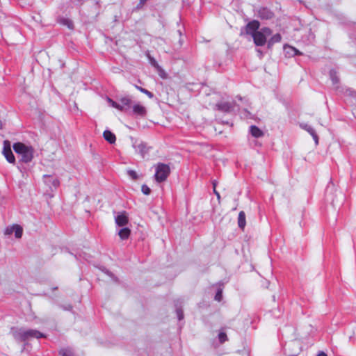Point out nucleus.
I'll use <instances>...</instances> for the list:
<instances>
[{
	"instance_id": "14",
	"label": "nucleus",
	"mask_w": 356,
	"mask_h": 356,
	"mask_svg": "<svg viewBox=\"0 0 356 356\" xmlns=\"http://www.w3.org/2000/svg\"><path fill=\"white\" fill-rule=\"evenodd\" d=\"M215 108L224 113H229L234 108V104L231 102H219L216 104Z\"/></svg>"
},
{
	"instance_id": "31",
	"label": "nucleus",
	"mask_w": 356,
	"mask_h": 356,
	"mask_svg": "<svg viewBox=\"0 0 356 356\" xmlns=\"http://www.w3.org/2000/svg\"><path fill=\"white\" fill-rule=\"evenodd\" d=\"M127 174L134 180H136L138 179V175H137L136 172L133 170H128Z\"/></svg>"
},
{
	"instance_id": "24",
	"label": "nucleus",
	"mask_w": 356,
	"mask_h": 356,
	"mask_svg": "<svg viewBox=\"0 0 356 356\" xmlns=\"http://www.w3.org/2000/svg\"><path fill=\"white\" fill-rule=\"evenodd\" d=\"M136 88L141 92L145 94L149 98L152 99L154 97V94L147 89L138 86H136Z\"/></svg>"
},
{
	"instance_id": "15",
	"label": "nucleus",
	"mask_w": 356,
	"mask_h": 356,
	"mask_svg": "<svg viewBox=\"0 0 356 356\" xmlns=\"http://www.w3.org/2000/svg\"><path fill=\"white\" fill-rule=\"evenodd\" d=\"M300 127L307 131L313 138L315 141V143L317 145L318 143V136L316 134L314 129L309 124L304 123L300 124Z\"/></svg>"
},
{
	"instance_id": "1",
	"label": "nucleus",
	"mask_w": 356,
	"mask_h": 356,
	"mask_svg": "<svg viewBox=\"0 0 356 356\" xmlns=\"http://www.w3.org/2000/svg\"><path fill=\"white\" fill-rule=\"evenodd\" d=\"M10 334L17 342H23L27 340L35 338L40 339L45 337V335L37 330H25L22 327H12Z\"/></svg>"
},
{
	"instance_id": "22",
	"label": "nucleus",
	"mask_w": 356,
	"mask_h": 356,
	"mask_svg": "<svg viewBox=\"0 0 356 356\" xmlns=\"http://www.w3.org/2000/svg\"><path fill=\"white\" fill-rule=\"evenodd\" d=\"M58 22L60 24L66 26L70 29H74L73 22L71 19H68V18L61 17V18H60L58 19Z\"/></svg>"
},
{
	"instance_id": "13",
	"label": "nucleus",
	"mask_w": 356,
	"mask_h": 356,
	"mask_svg": "<svg viewBox=\"0 0 356 356\" xmlns=\"http://www.w3.org/2000/svg\"><path fill=\"white\" fill-rule=\"evenodd\" d=\"M258 17L261 19H270L273 17V13L266 7L260 8L257 11Z\"/></svg>"
},
{
	"instance_id": "21",
	"label": "nucleus",
	"mask_w": 356,
	"mask_h": 356,
	"mask_svg": "<svg viewBox=\"0 0 356 356\" xmlns=\"http://www.w3.org/2000/svg\"><path fill=\"white\" fill-rule=\"evenodd\" d=\"M131 234V230L127 227L122 228L118 232V235L122 240L127 239Z\"/></svg>"
},
{
	"instance_id": "2",
	"label": "nucleus",
	"mask_w": 356,
	"mask_h": 356,
	"mask_svg": "<svg viewBox=\"0 0 356 356\" xmlns=\"http://www.w3.org/2000/svg\"><path fill=\"white\" fill-rule=\"evenodd\" d=\"M13 149L16 154L21 156V161L25 163H29L33 158L34 149L31 146H28L22 143L17 142L13 144Z\"/></svg>"
},
{
	"instance_id": "18",
	"label": "nucleus",
	"mask_w": 356,
	"mask_h": 356,
	"mask_svg": "<svg viewBox=\"0 0 356 356\" xmlns=\"http://www.w3.org/2000/svg\"><path fill=\"white\" fill-rule=\"evenodd\" d=\"M282 40V36L280 33H276L273 35L268 41L267 47L268 49H270L274 44L280 42Z\"/></svg>"
},
{
	"instance_id": "39",
	"label": "nucleus",
	"mask_w": 356,
	"mask_h": 356,
	"mask_svg": "<svg viewBox=\"0 0 356 356\" xmlns=\"http://www.w3.org/2000/svg\"><path fill=\"white\" fill-rule=\"evenodd\" d=\"M66 309H72V306H69L68 308H65Z\"/></svg>"
},
{
	"instance_id": "36",
	"label": "nucleus",
	"mask_w": 356,
	"mask_h": 356,
	"mask_svg": "<svg viewBox=\"0 0 356 356\" xmlns=\"http://www.w3.org/2000/svg\"><path fill=\"white\" fill-rule=\"evenodd\" d=\"M105 273H106L108 275H109L111 277H114L113 274L112 273H111L110 271H108V270H105Z\"/></svg>"
},
{
	"instance_id": "23",
	"label": "nucleus",
	"mask_w": 356,
	"mask_h": 356,
	"mask_svg": "<svg viewBox=\"0 0 356 356\" xmlns=\"http://www.w3.org/2000/svg\"><path fill=\"white\" fill-rule=\"evenodd\" d=\"M60 356H74L73 352L70 348H63L59 351Z\"/></svg>"
},
{
	"instance_id": "12",
	"label": "nucleus",
	"mask_w": 356,
	"mask_h": 356,
	"mask_svg": "<svg viewBox=\"0 0 356 356\" xmlns=\"http://www.w3.org/2000/svg\"><path fill=\"white\" fill-rule=\"evenodd\" d=\"M115 224L119 227H124L129 222V218L125 211L118 213L115 216Z\"/></svg>"
},
{
	"instance_id": "30",
	"label": "nucleus",
	"mask_w": 356,
	"mask_h": 356,
	"mask_svg": "<svg viewBox=\"0 0 356 356\" xmlns=\"http://www.w3.org/2000/svg\"><path fill=\"white\" fill-rule=\"evenodd\" d=\"M222 298V289H218V291L216 293L214 299L216 301L220 302V301H221Z\"/></svg>"
},
{
	"instance_id": "38",
	"label": "nucleus",
	"mask_w": 356,
	"mask_h": 356,
	"mask_svg": "<svg viewBox=\"0 0 356 356\" xmlns=\"http://www.w3.org/2000/svg\"><path fill=\"white\" fill-rule=\"evenodd\" d=\"M317 356H327V354H325L324 352L321 351L320 352Z\"/></svg>"
},
{
	"instance_id": "27",
	"label": "nucleus",
	"mask_w": 356,
	"mask_h": 356,
	"mask_svg": "<svg viewBox=\"0 0 356 356\" xmlns=\"http://www.w3.org/2000/svg\"><path fill=\"white\" fill-rule=\"evenodd\" d=\"M156 70H157L159 75L162 79H165L167 77V74L160 65L159 66V67H156Z\"/></svg>"
},
{
	"instance_id": "33",
	"label": "nucleus",
	"mask_w": 356,
	"mask_h": 356,
	"mask_svg": "<svg viewBox=\"0 0 356 356\" xmlns=\"http://www.w3.org/2000/svg\"><path fill=\"white\" fill-rule=\"evenodd\" d=\"M147 0H140V3L137 5L136 9H140L146 3Z\"/></svg>"
},
{
	"instance_id": "3",
	"label": "nucleus",
	"mask_w": 356,
	"mask_h": 356,
	"mask_svg": "<svg viewBox=\"0 0 356 356\" xmlns=\"http://www.w3.org/2000/svg\"><path fill=\"white\" fill-rule=\"evenodd\" d=\"M154 179L158 183L165 181L170 173V168L168 164L158 163L155 165Z\"/></svg>"
},
{
	"instance_id": "20",
	"label": "nucleus",
	"mask_w": 356,
	"mask_h": 356,
	"mask_svg": "<svg viewBox=\"0 0 356 356\" xmlns=\"http://www.w3.org/2000/svg\"><path fill=\"white\" fill-rule=\"evenodd\" d=\"M329 75L333 85H337L339 83L340 79L338 75V72L335 70H330L329 72Z\"/></svg>"
},
{
	"instance_id": "10",
	"label": "nucleus",
	"mask_w": 356,
	"mask_h": 356,
	"mask_svg": "<svg viewBox=\"0 0 356 356\" xmlns=\"http://www.w3.org/2000/svg\"><path fill=\"white\" fill-rule=\"evenodd\" d=\"M120 111L128 112L131 108L132 100L129 96L123 97L119 99Z\"/></svg>"
},
{
	"instance_id": "26",
	"label": "nucleus",
	"mask_w": 356,
	"mask_h": 356,
	"mask_svg": "<svg viewBox=\"0 0 356 356\" xmlns=\"http://www.w3.org/2000/svg\"><path fill=\"white\" fill-rule=\"evenodd\" d=\"M218 340L220 343H223L224 342L228 340L227 336L225 332H220L218 335Z\"/></svg>"
},
{
	"instance_id": "8",
	"label": "nucleus",
	"mask_w": 356,
	"mask_h": 356,
	"mask_svg": "<svg viewBox=\"0 0 356 356\" xmlns=\"http://www.w3.org/2000/svg\"><path fill=\"white\" fill-rule=\"evenodd\" d=\"M3 154L8 162L10 163H15V158L13 153L12 152L10 143L8 140H5L3 143Z\"/></svg>"
},
{
	"instance_id": "28",
	"label": "nucleus",
	"mask_w": 356,
	"mask_h": 356,
	"mask_svg": "<svg viewBox=\"0 0 356 356\" xmlns=\"http://www.w3.org/2000/svg\"><path fill=\"white\" fill-rule=\"evenodd\" d=\"M108 102L111 104V106L119 111H120V102H115L113 100H112L111 99L108 98Z\"/></svg>"
},
{
	"instance_id": "35",
	"label": "nucleus",
	"mask_w": 356,
	"mask_h": 356,
	"mask_svg": "<svg viewBox=\"0 0 356 356\" xmlns=\"http://www.w3.org/2000/svg\"><path fill=\"white\" fill-rule=\"evenodd\" d=\"M251 115V113L248 111L247 110H244V116L246 117V118H248L249 116L250 117Z\"/></svg>"
},
{
	"instance_id": "37",
	"label": "nucleus",
	"mask_w": 356,
	"mask_h": 356,
	"mask_svg": "<svg viewBox=\"0 0 356 356\" xmlns=\"http://www.w3.org/2000/svg\"><path fill=\"white\" fill-rule=\"evenodd\" d=\"M257 51L259 57L262 58L263 57V52H262V51H261L260 49H257Z\"/></svg>"
},
{
	"instance_id": "6",
	"label": "nucleus",
	"mask_w": 356,
	"mask_h": 356,
	"mask_svg": "<svg viewBox=\"0 0 356 356\" xmlns=\"http://www.w3.org/2000/svg\"><path fill=\"white\" fill-rule=\"evenodd\" d=\"M133 147L135 149V151L137 153L140 154L143 158H145V156H146V154H148L151 148L150 147H148L147 144L143 141H136L133 144Z\"/></svg>"
},
{
	"instance_id": "34",
	"label": "nucleus",
	"mask_w": 356,
	"mask_h": 356,
	"mask_svg": "<svg viewBox=\"0 0 356 356\" xmlns=\"http://www.w3.org/2000/svg\"><path fill=\"white\" fill-rule=\"evenodd\" d=\"M213 193H215V195H216L217 198L218 200H220V193L216 190V184L215 183H213Z\"/></svg>"
},
{
	"instance_id": "9",
	"label": "nucleus",
	"mask_w": 356,
	"mask_h": 356,
	"mask_svg": "<svg viewBox=\"0 0 356 356\" xmlns=\"http://www.w3.org/2000/svg\"><path fill=\"white\" fill-rule=\"evenodd\" d=\"M260 23L257 20H252L247 24L245 27V33L252 37L256 33L259 29Z\"/></svg>"
},
{
	"instance_id": "11",
	"label": "nucleus",
	"mask_w": 356,
	"mask_h": 356,
	"mask_svg": "<svg viewBox=\"0 0 356 356\" xmlns=\"http://www.w3.org/2000/svg\"><path fill=\"white\" fill-rule=\"evenodd\" d=\"M43 179L45 184L47 185L51 191H53L54 188H57L60 184L59 180L56 178H53L51 175H44Z\"/></svg>"
},
{
	"instance_id": "7",
	"label": "nucleus",
	"mask_w": 356,
	"mask_h": 356,
	"mask_svg": "<svg viewBox=\"0 0 356 356\" xmlns=\"http://www.w3.org/2000/svg\"><path fill=\"white\" fill-rule=\"evenodd\" d=\"M131 113L140 118H144L147 115V108L140 103H136L131 106Z\"/></svg>"
},
{
	"instance_id": "32",
	"label": "nucleus",
	"mask_w": 356,
	"mask_h": 356,
	"mask_svg": "<svg viewBox=\"0 0 356 356\" xmlns=\"http://www.w3.org/2000/svg\"><path fill=\"white\" fill-rule=\"evenodd\" d=\"M141 191L143 193V194L147 195H149L151 193L150 188L146 184H143L142 186Z\"/></svg>"
},
{
	"instance_id": "29",
	"label": "nucleus",
	"mask_w": 356,
	"mask_h": 356,
	"mask_svg": "<svg viewBox=\"0 0 356 356\" xmlns=\"http://www.w3.org/2000/svg\"><path fill=\"white\" fill-rule=\"evenodd\" d=\"M176 313L179 321L184 319V312L181 308L177 307Z\"/></svg>"
},
{
	"instance_id": "5",
	"label": "nucleus",
	"mask_w": 356,
	"mask_h": 356,
	"mask_svg": "<svg viewBox=\"0 0 356 356\" xmlns=\"http://www.w3.org/2000/svg\"><path fill=\"white\" fill-rule=\"evenodd\" d=\"M13 233L15 234L16 238H21L23 235V228L18 224H13L6 227L4 229V234L6 236H10Z\"/></svg>"
},
{
	"instance_id": "4",
	"label": "nucleus",
	"mask_w": 356,
	"mask_h": 356,
	"mask_svg": "<svg viewBox=\"0 0 356 356\" xmlns=\"http://www.w3.org/2000/svg\"><path fill=\"white\" fill-rule=\"evenodd\" d=\"M272 34V30L268 27H264L257 31L252 36L254 43L256 46L261 47L265 45L267 38Z\"/></svg>"
},
{
	"instance_id": "16",
	"label": "nucleus",
	"mask_w": 356,
	"mask_h": 356,
	"mask_svg": "<svg viewBox=\"0 0 356 356\" xmlns=\"http://www.w3.org/2000/svg\"><path fill=\"white\" fill-rule=\"evenodd\" d=\"M103 136L110 144L115 143L116 140L115 135L109 130H105L103 133Z\"/></svg>"
},
{
	"instance_id": "17",
	"label": "nucleus",
	"mask_w": 356,
	"mask_h": 356,
	"mask_svg": "<svg viewBox=\"0 0 356 356\" xmlns=\"http://www.w3.org/2000/svg\"><path fill=\"white\" fill-rule=\"evenodd\" d=\"M250 133L254 138H260L264 136V132L255 125L250 127Z\"/></svg>"
},
{
	"instance_id": "19",
	"label": "nucleus",
	"mask_w": 356,
	"mask_h": 356,
	"mask_svg": "<svg viewBox=\"0 0 356 356\" xmlns=\"http://www.w3.org/2000/svg\"><path fill=\"white\" fill-rule=\"evenodd\" d=\"M246 225V220H245V213L244 211H241L238 213V226L241 229H244Z\"/></svg>"
},
{
	"instance_id": "25",
	"label": "nucleus",
	"mask_w": 356,
	"mask_h": 356,
	"mask_svg": "<svg viewBox=\"0 0 356 356\" xmlns=\"http://www.w3.org/2000/svg\"><path fill=\"white\" fill-rule=\"evenodd\" d=\"M146 55L149 59V62L151 64V65L153 66L154 68L159 67V65L157 63V61L155 60V58H153L149 53H147Z\"/></svg>"
}]
</instances>
